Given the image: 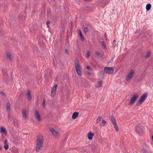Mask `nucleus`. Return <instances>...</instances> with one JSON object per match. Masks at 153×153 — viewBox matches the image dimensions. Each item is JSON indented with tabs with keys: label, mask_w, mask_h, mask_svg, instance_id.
<instances>
[{
	"label": "nucleus",
	"mask_w": 153,
	"mask_h": 153,
	"mask_svg": "<svg viewBox=\"0 0 153 153\" xmlns=\"http://www.w3.org/2000/svg\"><path fill=\"white\" fill-rule=\"evenodd\" d=\"M44 140L43 137L42 135H39L37 137L36 143V149L39 152L42 149L43 144Z\"/></svg>",
	"instance_id": "nucleus-1"
},
{
	"label": "nucleus",
	"mask_w": 153,
	"mask_h": 153,
	"mask_svg": "<svg viewBox=\"0 0 153 153\" xmlns=\"http://www.w3.org/2000/svg\"><path fill=\"white\" fill-rule=\"evenodd\" d=\"M75 65L77 74L80 75H81L82 73L81 69L80 66L79 61L77 59H76L75 61Z\"/></svg>",
	"instance_id": "nucleus-2"
},
{
	"label": "nucleus",
	"mask_w": 153,
	"mask_h": 153,
	"mask_svg": "<svg viewBox=\"0 0 153 153\" xmlns=\"http://www.w3.org/2000/svg\"><path fill=\"white\" fill-rule=\"evenodd\" d=\"M147 93H145L142 95L140 98L138 102L136 104V105L137 106H139L141 105L142 102L145 100L146 97H147Z\"/></svg>",
	"instance_id": "nucleus-3"
},
{
	"label": "nucleus",
	"mask_w": 153,
	"mask_h": 153,
	"mask_svg": "<svg viewBox=\"0 0 153 153\" xmlns=\"http://www.w3.org/2000/svg\"><path fill=\"white\" fill-rule=\"evenodd\" d=\"M114 69L112 67H107L104 68V71L107 74H112L114 72Z\"/></svg>",
	"instance_id": "nucleus-4"
},
{
	"label": "nucleus",
	"mask_w": 153,
	"mask_h": 153,
	"mask_svg": "<svg viewBox=\"0 0 153 153\" xmlns=\"http://www.w3.org/2000/svg\"><path fill=\"white\" fill-rule=\"evenodd\" d=\"M50 131L52 133L53 135L55 137H57L59 135V133L58 131L55 130L52 128L49 127Z\"/></svg>",
	"instance_id": "nucleus-5"
},
{
	"label": "nucleus",
	"mask_w": 153,
	"mask_h": 153,
	"mask_svg": "<svg viewBox=\"0 0 153 153\" xmlns=\"http://www.w3.org/2000/svg\"><path fill=\"white\" fill-rule=\"evenodd\" d=\"M134 71L133 70H131L130 73L126 77V80L127 81H128L129 80H130L131 78L132 77L133 75L134 74Z\"/></svg>",
	"instance_id": "nucleus-6"
},
{
	"label": "nucleus",
	"mask_w": 153,
	"mask_h": 153,
	"mask_svg": "<svg viewBox=\"0 0 153 153\" xmlns=\"http://www.w3.org/2000/svg\"><path fill=\"white\" fill-rule=\"evenodd\" d=\"M138 95L137 94H136L134 95L130 100V102L129 103V105L131 106L134 102L135 101L138 97Z\"/></svg>",
	"instance_id": "nucleus-7"
},
{
	"label": "nucleus",
	"mask_w": 153,
	"mask_h": 153,
	"mask_svg": "<svg viewBox=\"0 0 153 153\" xmlns=\"http://www.w3.org/2000/svg\"><path fill=\"white\" fill-rule=\"evenodd\" d=\"M57 86V85H55L52 88L51 91V95L52 97H53L54 95L56 94V90Z\"/></svg>",
	"instance_id": "nucleus-8"
},
{
	"label": "nucleus",
	"mask_w": 153,
	"mask_h": 153,
	"mask_svg": "<svg viewBox=\"0 0 153 153\" xmlns=\"http://www.w3.org/2000/svg\"><path fill=\"white\" fill-rule=\"evenodd\" d=\"M137 132L139 134L142 132L143 131V127L140 126H137L136 127Z\"/></svg>",
	"instance_id": "nucleus-9"
},
{
	"label": "nucleus",
	"mask_w": 153,
	"mask_h": 153,
	"mask_svg": "<svg viewBox=\"0 0 153 153\" xmlns=\"http://www.w3.org/2000/svg\"><path fill=\"white\" fill-rule=\"evenodd\" d=\"M35 116L36 118L39 121H40L41 120L39 112L38 111L36 110L35 113Z\"/></svg>",
	"instance_id": "nucleus-10"
},
{
	"label": "nucleus",
	"mask_w": 153,
	"mask_h": 153,
	"mask_svg": "<svg viewBox=\"0 0 153 153\" xmlns=\"http://www.w3.org/2000/svg\"><path fill=\"white\" fill-rule=\"evenodd\" d=\"M94 135V133L90 132L88 134V137L89 140H92V137Z\"/></svg>",
	"instance_id": "nucleus-11"
},
{
	"label": "nucleus",
	"mask_w": 153,
	"mask_h": 153,
	"mask_svg": "<svg viewBox=\"0 0 153 153\" xmlns=\"http://www.w3.org/2000/svg\"><path fill=\"white\" fill-rule=\"evenodd\" d=\"M0 132L2 133L4 135H6L7 134V131L5 128L4 127H1V128Z\"/></svg>",
	"instance_id": "nucleus-12"
},
{
	"label": "nucleus",
	"mask_w": 153,
	"mask_h": 153,
	"mask_svg": "<svg viewBox=\"0 0 153 153\" xmlns=\"http://www.w3.org/2000/svg\"><path fill=\"white\" fill-rule=\"evenodd\" d=\"M79 113L77 112L74 113L72 116V118L73 119H76L79 115Z\"/></svg>",
	"instance_id": "nucleus-13"
},
{
	"label": "nucleus",
	"mask_w": 153,
	"mask_h": 153,
	"mask_svg": "<svg viewBox=\"0 0 153 153\" xmlns=\"http://www.w3.org/2000/svg\"><path fill=\"white\" fill-rule=\"evenodd\" d=\"M79 33L80 37L82 41H83L84 40V38L82 35V31L81 30H79Z\"/></svg>",
	"instance_id": "nucleus-14"
},
{
	"label": "nucleus",
	"mask_w": 153,
	"mask_h": 153,
	"mask_svg": "<svg viewBox=\"0 0 153 153\" xmlns=\"http://www.w3.org/2000/svg\"><path fill=\"white\" fill-rule=\"evenodd\" d=\"M109 119L113 125L116 123V120L114 117H110Z\"/></svg>",
	"instance_id": "nucleus-15"
},
{
	"label": "nucleus",
	"mask_w": 153,
	"mask_h": 153,
	"mask_svg": "<svg viewBox=\"0 0 153 153\" xmlns=\"http://www.w3.org/2000/svg\"><path fill=\"white\" fill-rule=\"evenodd\" d=\"M6 107L7 112H10V104L9 102L6 103Z\"/></svg>",
	"instance_id": "nucleus-16"
},
{
	"label": "nucleus",
	"mask_w": 153,
	"mask_h": 153,
	"mask_svg": "<svg viewBox=\"0 0 153 153\" xmlns=\"http://www.w3.org/2000/svg\"><path fill=\"white\" fill-rule=\"evenodd\" d=\"M6 54L7 58L9 59V60L11 61L12 59L13 56L9 52H8Z\"/></svg>",
	"instance_id": "nucleus-17"
},
{
	"label": "nucleus",
	"mask_w": 153,
	"mask_h": 153,
	"mask_svg": "<svg viewBox=\"0 0 153 153\" xmlns=\"http://www.w3.org/2000/svg\"><path fill=\"white\" fill-rule=\"evenodd\" d=\"M22 115L24 118H26V111L25 109H24L22 111Z\"/></svg>",
	"instance_id": "nucleus-18"
},
{
	"label": "nucleus",
	"mask_w": 153,
	"mask_h": 153,
	"mask_svg": "<svg viewBox=\"0 0 153 153\" xmlns=\"http://www.w3.org/2000/svg\"><path fill=\"white\" fill-rule=\"evenodd\" d=\"M106 122L103 120H102L100 124V126H104L106 125Z\"/></svg>",
	"instance_id": "nucleus-19"
},
{
	"label": "nucleus",
	"mask_w": 153,
	"mask_h": 153,
	"mask_svg": "<svg viewBox=\"0 0 153 153\" xmlns=\"http://www.w3.org/2000/svg\"><path fill=\"white\" fill-rule=\"evenodd\" d=\"M9 147V145L7 143V140H5L4 141V149L7 150Z\"/></svg>",
	"instance_id": "nucleus-20"
},
{
	"label": "nucleus",
	"mask_w": 153,
	"mask_h": 153,
	"mask_svg": "<svg viewBox=\"0 0 153 153\" xmlns=\"http://www.w3.org/2000/svg\"><path fill=\"white\" fill-rule=\"evenodd\" d=\"M102 81H100L98 82L96 86L97 88H99L102 87Z\"/></svg>",
	"instance_id": "nucleus-21"
},
{
	"label": "nucleus",
	"mask_w": 153,
	"mask_h": 153,
	"mask_svg": "<svg viewBox=\"0 0 153 153\" xmlns=\"http://www.w3.org/2000/svg\"><path fill=\"white\" fill-rule=\"evenodd\" d=\"M151 54V52L149 51H148L147 52V54L144 56L145 58L146 59L149 58L150 57Z\"/></svg>",
	"instance_id": "nucleus-22"
},
{
	"label": "nucleus",
	"mask_w": 153,
	"mask_h": 153,
	"mask_svg": "<svg viewBox=\"0 0 153 153\" xmlns=\"http://www.w3.org/2000/svg\"><path fill=\"white\" fill-rule=\"evenodd\" d=\"M27 94L28 95V99L30 100L32 99V97L31 95L30 91L29 90H28L27 92Z\"/></svg>",
	"instance_id": "nucleus-23"
},
{
	"label": "nucleus",
	"mask_w": 153,
	"mask_h": 153,
	"mask_svg": "<svg viewBox=\"0 0 153 153\" xmlns=\"http://www.w3.org/2000/svg\"><path fill=\"white\" fill-rule=\"evenodd\" d=\"M151 7V5L149 3L148 4L146 5V9L147 11H148L149 10Z\"/></svg>",
	"instance_id": "nucleus-24"
},
{
	"label": "nucleus",
	"mask_w": 153,
	"mask_h": 153,
	"mask_svg": "<svg viewBox=\"0 0 153 153\" xmlns=\"http://www.w3.org/2000/svg\"><path fill=\"white\" fill-rule=\"evenodd\" d=\"M103 119L102 117H99L97 120V123H100L101 121H102V120Z\"/></svg>",
	"instance_id": "nucleus-25"
},
{
	"label": "nucleus",
	"mask_w": 153,
	"mask_h": 153,
	"mask_svg": "<svg viewBox=\"0 0 153 153\" xmlns=\"http://www.w3.org/2000/svg\"><path fill=\"white\" fill-rule=\"evenodd\" d=\"M101 44L102 46L104 47V48L105 50L107 49V48L106 47V46L105 44V42L103 41H102L101 42Z\"/></svg>",
	"instance_id": "nucleus-26"
},
{
	"label": "nucleus",
	"mask_w": 153,
	"mask_h": 153,
	"mask_svg": "<svg viewBox=\"0 0 153 153\" xmlns=\"http://www.w3.org/2000/svg\"><path fill=\"white\" fill-rule=\"evenodd\" d=\"M114 127L115 128V131H118L119 130L118 128V126L117 124V123L113 125Z\"/></svg>",
	"instance_id": "nucleus-27"
},
{
	"label": "nucleus",
	"mask_w": 153,
	"mask_h": 153,
	"mask_svg": "<svg viewBox=\"0 0 153 153\" xmlns=\"http://www.w3.org/2000/svg\"><path fill=\"white\" fill-rule=\"evenodd\" d=\"M52 19L53 21H56L57 20V17L56 16H54L52 18Z\"/></svg>",
	"instance_id": "nucleus-28"
},
{
	"label": "nucleus",
	"mask_w": 153,
	"mask_h": 153,
	"mask_svg": "<svg viewBox=\"0 0 153 153\" xmlns=\"http://www.w3.org/2000/svg\"><path fill=\"white\" fill-rule=\"evenodd\" d=\"M116 40L114 39L113 42V46L114 48H115L116 46Z\"/></svg>",
	"instance_id": "nucleus-29"
},
{
	"label": "nucleus",
	"mask_w": 153,
	"mask_h": 153,
	"mask_svg": "<svg viewBox=\"0 0 153 153\" xmlns=\"http://www.w3.org/2000/svg\"><path fill=\"white\" fill-rule=\"evenodd\" d=\"M84 31L85 33H86L88 32V29L87 27H85L84 28Z\"/></svg>",
	"instance_id": "nucleus-30"
},
{
	"label": "nucleus",
	"mask_w": 153,
	"mask_h": 153,
	"mask_svg": "<svg viewBox=\"0 0 153 153\" xmlns=\"http://www.w3.org/2000/svg\"><path fill=\"white\" fill-rule=\"evenodd\" d=\"M65 53L68 54L69 53V51L67 49H65Z\"/></svg>",
	"instance_id": "nucleus-31"
},
{
	"label": "nucleus",
	"mask_w": 153,
	"mask_h": 153,
	"mask_svg": "<svg viewBox=\"0 0 153 153\" xmlns=\"http://www.w3.org/2000/svg\"><path fill=\"white\" fill-rule=\"evenodd\" d=\"M42 105L43 106V107H44L45 106V100L44 99H43V101L42 102Z\"/></svg>",
	"instance_id": "nucleus-32"
},
{
	"label": "nucleus",
	"mask_w": 153,
	"mask_h": 153,
	"mask_svg": "<svg viewBox=\"0 0 153 153\" xmlns=\"http://www.w3.org/2000/svg\"><path fill=\"white\" fill-rule=\"evenodd\" d=\"M0 94L1 95H2L4 97H5L6 96L5 94L3 91L1 92Z\"/></svg>",
	"instance_id": "nucleus-33"
},
{
	"label": "nucleus",
	"mask_w": 153,
	"mask_h": 153,
	"mask_svg": "<svg viewBox=\"0 0 153 153\" xmlns=\"http://www.w3.org/2000/svg\"><path fill=\"white\" fill-rule=\"evenodd\" d=\"M86 56L87 57H89L90 55V52H89V51L88 52L86 53Z\"/></svg>",
	"instance_id": "nucleus-34"
},
{
	"label": "nucleus",
	"mask_w": 153,
	"mask_h": 153,
	"mask_svg": "<svg viewBox=\"0 0 153 153\" xmlns=\"http://www.w3.org/2000/svg\"><path fill=\"white\" fill-rule=\"evenodd\" d=\"M85 147H84L82 148V151H82V152H83V153H88L84 151V149H85Z\"/></svg>",
	"instance_id": "nucleus-35"
},
{
	"label": "nucleus",
	"mask_w": 153,
	"mask_h": 153,
	"mask_svg": "<svg viewBox=\"0 0 153 153\" xmlns=\"http://www.w3.org/2000/svg\"><path fill=\"white\" fill-rule=\"evenodd\" d=\"M95 54L96 55L99 56L100 55V52H99L98 51H96L95 52Z\"/></svg>",
	"instance_id": "nucleus-36"
},
{
	"label": "nucleus",
	"mask_w": 153,
	"mask_h": 153,
	"mask_svg": "<svg viewBox=\"0 0 153 153\" xmlns=\"http://www.w3.org/2000/svg\"><path fill=\"white\" fill-rule=\"evenodd\" d=\"M50 22L49 21H48L46 22V24L47 25L48 27H49L48 25L50 24Z\"/></svg>",
	"instance_id": "nucleus-37"
},
{
	"label": "nucleus",
	"mask_w": 153,
	"mask_h": 153,
	"mask_svg": "<svg viewBox=\"0 0 153 153\" xmlns=\"http://www.w3.org/2000/svg\"><path fill=\"white\" fill-rule=\"evenodd\" d=\"M149 152L145 150H143L142 152L143 153H147V152Z\"/></svg>",
	"instance_id": "nucleus-38"
},
{
	"label": "nucleus",
	"mask_w": 153,
	"mask_h": 153,
	"mask_svg": "<svg viewBox=\"0 0 153 153\" xmlns=\"http://www.w3.org/2000/svg\"><path fill=\"white\" fill-rule=\"evenodd\" d=\"M86 68L88 69H90V66H87Z\"/></svg>",
	"instance_id": "nucleus-39"
},
{
	"label": "nucleus",
	"mask_w": 153,
	"mask_h": 153,
	"mask_svg": "<svg viewBox=\"0 0 153 153\" xmlns=\"http://www.w3.org/2000/svg\"><path fill=\"white\" fill-rule=\"evenodd\" d=\"M87 75H90L91 74V73H90L89 72H87Z\"/></svg>",
	"instance_id": "nucleus-40"
},
{
	"label": "nucleus",
	"mask_w": 153,
	"mask_h": 153,
	"mask_svg": "<svg viewBox=\"0 0 153 153\" xmlns=\"http://www.w3.org/2000/svg\"><path fill=\"white\" fill-rule=\"evenodd\" d=\"M56 5H54V6H53V8H55L56 7Z\"/></svg>",
	"instance_id": "nucleus-41"
},
{
	"label": "nucleus",
	"mask_w": 153,
	"mask_h": 153,
	"mask_svg": "<svg viewBox=\"0 0 153 153\" xmlns=\"http://www.w3.org/2000/svg\"><path fill=\"white\" fill-rule=\"evenodd\" d=\"M2 148L0 146V151H1L2 150Z\"/></svg>",
	"instance_id": "nucleus-42"
},
{
	"label": "nucleus",
	"mask_w": 153,
	"mask_h": 153,
	"mask_svg": "<svg viewBox=\"0 0 153 153\" xmlns=\"http://www.w3.org/2000/svg\"><path fill=\"white\" fill-rule=\"evenodd\" d=\"M152 141L153 142V135L152 136Z\"/></svg>",
	"instance_id": "nucleus-43"
},
{
	"label": "nucleus",
	"mask_w": 153,
	"mask_h": 153,
	"mask_svg": "<svg viewBox=\"0 0 153 153\" xmlns=\"http://www.w3.org/2000/svg\"><path fill=\"white\" fill-rule=\"evenodd\" d=\"M18 1H19L20 0H17Z\"/></svg>",
	"instance_id": "nucleus-44"
},
{
	"label": "nucleus",
	"mask_w": 153,
	"mask_h": 153,
	"mask_svg": "<svg viewBox=\"0 0 153 153\" xmlns=\"http://www.w3.org/2000/svg\"><path fill=\"white\" fill-rule=\"evenodd\" d=\"M147 153H152L148 152H147Z\"/></svg>",
	"instance_id": "nucleus-45"
},
{
	"label": "nucleus",
	"mask_w": 153,
	"mask_h": 153,
	"mask_svg": "<svg viewBox=\"0 0 153 153\" xmlns=\"http://www.w3.org/2000/svg\"><path fill=\"white\" fill-rule=\"evenodd\" d=\"M66 153V152H65V153Z\"/></svg>",
	"instance_id": "nucleus-46"
}]
</instances>
